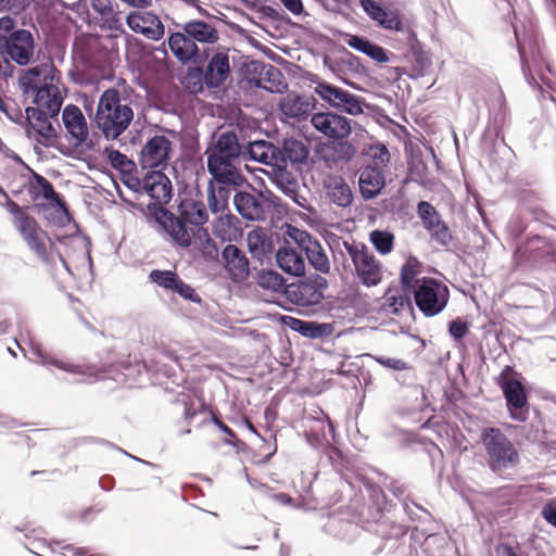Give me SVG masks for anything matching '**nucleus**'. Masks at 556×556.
Here are the masks:
<instances>
[{
    "label": "nucleus",
    "instance_id": "nucleus-1",
    "mask_svg": "<svg viewBox=\"0 0 556 556\" xmlns=\"http://www.w3.org/2000/svg\"><path fill=\"white\" fill-rule=\"evenodd\" d=\"M23 93H35L34 106L25 110L26 134L39 144L54 147L59 139V114L63 104L62 75L49 59L23 70L18 76Z\"/></svg>",
    "mask_w": 556,
    "mask_h": 556
},
{
    "label": "nucleus",
    "instance_id": "nucleus-2",
    "mask_svg": "<svg viewBox=\"0 0 556 556\" xmlns=\"http://www.w3.org/2000/svg\"><path fill=\"white\" fill-rule=\"evenodd\" d=\"M134 119V110L127 97L116 88L104 90L98 101L94 124L106 140L118 139Z\"/></svg>",
    "mask_w": 556,
    "mask_h": 556
},
{
    "label": "nucleus",
    "instance_id": "nucleus-3",
    "mask_svg": "<svg viewBox=\"0 0 556 556\" xmlns=\"http://www.w3.org/2000/svg\"><path fill=\"white\" fill-rule=\"evenodd\" d=\"M0 52L5 60L20 66L31 63L35 54V41L31 33L15 29V21L10 16L0 18Z\"/></svg>",
    "mask_w": 556,
    "mask_h": 556
},
{
    "label": "nucleus",
    "instance_id": "nucleus-4",
    "mask_svg": "<svg viewBox=\"0 0 556 556\" xmlns=\"http://www.w3.org/2000/svg\"><path fill=\"white\" fill-rule=\"evenodd\" d=\"M8 211L13 215V224L20 231L28 248L37 255L39 260L47 263L49 254L46 245L48 239L37 220L26 212V207L18 205L13 200L7 202Z\"/></svg>",
    "mask_w": 556,
    "mask_h": 556
},
{
    "label": "nucleus",
    "instance_id": "nucleus-5",
    "mask_svg": "<svg viewBox=\"0 0 556 556\" xmlns=\"http://www.w3.org/2000/svg\"><path fill=\"white\" fill-rule=\"evenodd\" d=\"M497 382L506 400L510 418L519 422L526 421L529 416L528 401L520 375L507 366L501 372Z\"/></svg>",
    "mask_w": 556,
    "mask_h": 556
},
{
    "label": "nucleus",
    "instance_id": "nucleus-6",
    "mask_svg": "<svg viewBox=\"0 0 556 556\" xmlns=\"http://www.w3.org/2000/svg\"><path fill=\"white\" fill-rule=\"evenodd\" d=\"M414 296L416 306L427 317L441 313L448 303L450 290L441 281L422 277L421 285L410 294Z\"/></svg>",
    "mask_w": 556,
    "mask_h": 556
},
{
    "label": "nucleus",
    "instance_id": "nucleus-7",
    "mask_svg": "<svg viewBox=\"0 0 556 556\" xmlns=\"http://www.w3.org/2000/svg\"><path fill=\"white\" fill-rule=\"evenodd\" d=\"M328 281L320 275H311L288 285L285 289L287 300L299 307L318 305L324 300Z\"/></svg>",
    "mask_w": 556,
    "mask_h": 556
},
{
    "label": "nucleus",
    "instance_id": "nucleus-8",
    "mask_svg": "<svg viewBox=\"0 0 556 556\" xmlns=\"http://www.w3.org/2000/svg\"><path fill=\"white\" fill-rule=\"evenodd\" d=\"M357 278L366 287H374L382 280V264L366 245L344 242Z\"/></svg>",
    "mask_w": 556,
    "mask_h": 556
},
{
    "label": "nucleus",
    "instance_id": "nucleus-9",
    "mask_svg": "<svg viewBox=\"0 0 556 556\" xmlns=\"http://www.w3.org/2000/svg\"><path fill=\"white\" fill-rule=\"evenodd\" d=\"M25 188L38 212L56 208L62 213H68L66 202L46 177L34 173Z\"/></svg>",
    "mask_w": 556,
    "mask_h": 556
},
{
    "label": "nucleus",
    "instance_id": "nucleus-10",
    "mask_svg": "<svg viewBox=\"0 0 556 556\" xmlns=\"http://www.w3.org/2000/svg\"><path fill=\"white\" fill-rule=\"evenodd\" d=\"M518 453L511 442L498 430L489 429V467L497 473L515 467Z\"/></svg>",
    "mask_w": 556,
    "mask_h": 556
},
{
    "label": "nucleus",
    "instance_id": "nucleus-11",
    "mask_svg": "<svg viewBox=\"0 0 556 556\" xmlns=\"http://www.w3.org/2000/svg\"><path fill=\"white\" fill-rule=\"evenodd\" d=\"M173 142L165 135H155L142 146L138 162L143 169H165L170 162Z\"/></svg>",
    "mask_w": 556,
    "mask_h": 556
},
{
    "label": "nucleus",
    "instance_id": "nucleus-12",
    "mask_svg": "<svg viewBox=\"0 0 556 556\" xmlns=\"http://www.w3.org/2000/svg\"><path fill=\"white\" fill-rule=\"evenodd\" d=\"M154 215L156 222L177 247L181 249L191 247L192 239L195 236V229L188 227L187 222H185L180 215L176 216L163 206H157Z\"/></svg>",
    "mask_w": 556,
    "mask_h": 556
},
{
    "label": "nucleus",
    "instance_id": "nucleus-13",
    "mask_svg": "<svg viewBox=\"0 0 556 556\" xmlns=\"http://www.w3.org/2000/svg\"><path fill=\"white\" fill-rule=\"evenodd\" d=\"M233 204L242 218L253 222H263L273 211L274 202L262 193L253 194L248 191H239L233 197Z\"/></svg>",
    "mask_w": 556,
    "mask_h": 556
},
{
    "label": "nucleus",
    "instance_id": "nucleus-14",
    "mask_svg": "<svg viewBox=\"0 0 556 556\" xmlns=\"http://www.w3.org/2000/svg\"><path fill=\"white\" fill-rule=\"evenodd\" d=\"M242 148L235 129H219L213 135L204 154L206 157L239 161Z\"/></svg>",
    "mask_w": 556,
    "mask_h": 556
},
{
    "label": "nucleus",
    "instance_id": "nucleus-15",
    "mask_svg": "<svg viewBox=\"0 0 556 556\" xmlns=\"http://www.w3.org/2000/svg\"><path fill=\"white\" fill-rule=\"evenodd\" d=\"M314 90L315 93L318 94L324 101L339 111H343L351 115H358L363 112L357 98L346 90L325 81L318 83Z\"/></svg>",
    "mask_w": 556,
    "mask_h": 556
},
{
    "label": "nucleus",
    "instance_id": "nucleus-16",
    "mask_svg": "<svg viewBox=\"0 0 556 556\" xmlns=\"http://www.w3.org/2000/svg\"><path fill=\"white\" fill-rule=\"evenodd\" d=\"M220 264L227 278L235 283H242L250 276V261L245 253L235 244L229 243L223 249Z\"/></svg>",
    "mask_w": 556,
    "mask_h": 556
},
{
    "label": "nucleus",
    "instance_id": "nucleus-17",
    "mask_svg": "<svg viewBox=\"0 0 556 556\" xmlns=\"http://www.w3.org/2000/svg\"><path fill=\"white\" fill-rule=\"evenodd\" d=\"M311 123L317 131L329 139H346L352 132L350 119L331 112L313 114Z\"/></svg>",
    "mask_w": 556,
    "mask_h": 556
},
{
    "label": "nucleus",
    "instance_id": "nucleus-18",
    "mask_svg": "<svg viewBox=\"0 0 556 556\" xmlns=\"http://www.w3.org/2000/svg\"><path fill=\"white\" fill-rule=\"evenodd\" d=\"M207 170L212 176L211 181L217 185H228L240 187L245 181L244 176L241 174L238 164L239 161L206 157Z\"/></svg>",
    "mask_w": 556,
    "mask_h": 556
},
{
    "label": "nucleus",
    "instance_id": "nucleus-19",
    "mask_svg": "<svg viewBox=\"0 0 556 556\" xmlns=\"http://www.w3.org/2000/svg\"><path fill=\"white\" fill-rule=\"evenodd\" d=\"M129 28L151 40H160L165 28L160 17L151 12L134 11L126 16Z\"/></svg>",
    "mask_w": 556,
    "mask_h": 556
},
{
    "label": "nucleus",
    "instance_id": "nucleus-20",
    "mask_svg": "<svg viewBox=\"0 0 556 556\" xmlns=\"http://www.w3.org/2000/svg\"><path fill=\"white\" fill-rule=\"evenodd\" d=\"M143 193L163 206L173 197L172 181L161 169L152 170L144 176Z\"/></svg>",
    "mask_w": 556,
    "mask_h": 556
},
{
    "label": "nucleus",
    "instance_id": "nucleus-21",
    "mask_svg": "<svg viewBox=\"0 0 556 556\" xmlns=\"http://www.w3.org/2000/svg\"><path fill=\"white\" fill-rule=\"evenodd\" d=\"M62 121L67 134L77 144H81L88 139V124L78 106L74 104L66 105L62 112Z\"/></svg>",
    "mask_w": 556,
    "mask_h": 556
},
{
    "label": "nucleus",
    "instance_id": "nucleus-22",
    "mask_svg": "<svg viewBox=\"0 0 556 556\" xmlns=\"http://www.w3.org/2000/svg\"><path fill=\"white\" fill-rule=\"evenodd\" d=\"M230 75L229 58L224 52L215 53L208 61L204 81L211 88L222 86Z\"/></svg>",
    "mask_w": 556,
    "mask_h": 556
},
{
    "label": "nucleus",
    "instance_id": "nucleus-23",
    "mask_svg": "<svg viewBox=\"0 0 556 556\" xmlns=\"http://www.w3.org/2000/svg\"><path fill=\"white\" fill-rule=\"evenodd\" d=\"M422 263L413 255H409L401 267L400 285L403 293L409 298L410 294L421 285L418 276L422 271Z\"/></svg>",
    "mask_w": 556,
    "mask_h": 556
},
{
    "label": "nucleus",
    "instance_id": "nucleus-24",
    "mask_svg": "<svg viewBox=\"0 0 556 556\" xmlns=\"http://www.w3.org/2000/svg\"><path fill=\"white\" fill-rule=\"evenodd\" d=\"M168 47L172 53L182 63L193 60L199 54L197 43L182 29L170 34Z\"/></svg>",
    "mask_w": 556,
    "mask_h": 556
},
{
    "label": "nucleus",
    "instance_id": "nucleus-25",
    "mask_svg": "<svg viewBox=\"0 0 556 556\" xmlns=\"http://www.w3.org/2000/svg\"><path fill=\"white\" fill-rule=\"evenodd\" d=\"M212 232L222 241L231 242L242 233L240 220L236 215L231 213L220 215L213 220Z\"/></svg>",
    "mask_w": 556,
    "mask_h": 556
},
{
    "label": "nucleus",
    "instance_id": "nucleus-26",
    "mask_svg": "<svg viewBox=\"0 0 556 556\" xmlns=\"http://www.w3.org/2000/svg\"><path fill=\"white\" fill-rule=\"evenodd\" d=\"M359 189L365 199L375 198L384 187V175L377 166H366L359 175Z\"/></svg>",
    "mask_w": 556,
    "mask_h": 556
},
{
    "label": "nucleus",
    "instance_id": "nucleus-27",
    "mask_svg": "<svg viewBox=\"0 0 556 556\" xmlns=\"http://www.w3.org/2000/svg\"><path fill=\"white\" fill-rule=\"evenodd\" d=\"M277 265L287 274L301 276L305 271L302 253L292 247H282L276 253Z\"/></svg>",
    "mask_w": 556,
    "mask_h": 556
},
{
    "label": "nucleus",
    "instance_id": "nucleus-28",
    "mask_svg": "<svg viewBox=\"0 0 556 556\" xmlns=\"http://www.w3.org/2000/svg\"><path fill=\"white\" fill-rule=\"evenodd\" d=\"M92 8L99 13L103 28L123 30V15L111 4L110 0H91Z\"/></svg>",
    "mask_w": 556,
    "mask_h": 556
},
{
    "label": "nucleus",
    "instance_id": "nucleus-29",
    "mask_svg": "<svg viewBox=\"0 0 556 556\" xmlns=\"http://www.w3.org/2000/svg\"><path fill=\"white\" fill-rule=\"evenodd\" d=\"M181 29L197 43H214L218 40V31L203 21H190Z\"/></svg>",
    "mask_w": 556,
    "mask_h": 556
},
{
    "label": "nucleus",
    "instance_id": "nucleus-30",
    "mask_svg": "<svg viewBox=\"0 0 556 556\" xmlns=\"http://www.w3.org/2000/svg\"><path fill=\"white\" fill-rule=\"evenodd\" d=\"M179 215L193 226V229L204 228L203 225L208 220L206 206L201 201H190L180 205Z\"/></svg>",
    "mask_w": 556,
    "mask_h": 556
},
{
    "label": "nucleus",
    "instance_id": "nucleus-31",
    "mask_svg": "<svg viewBox=\"0 0 556 556\" xmlns=\"http://www.w3.org/2000/svg\"><path fill=\"white\" fill-rule=\"evenodd\" d=\"M247 244L249 252L256 260H262L270 254L273 250L271 239L261 228L248 232Z\"/></svg>",
    "mask_w": 556,
    "mask_h": 556
},
{
    "label": "nucleus",
    "instance_id": "nucleus-32",
    "mask_svg": "<svg viewBox=\"0 0 556 556\" xmlns=\"http://www.w3.org/2000/svg\"><path fill=\"white\" fill-rule=\"evenodd\" d=\"M247 150L251 160L266 165L275 164L280 154V150L277 147L265 140L251 142Z\"/></svg>",
    "mask_w": 556,
    "mask_h": 556
},
{
    "label": "nucleus",
    "instance_id": "nucleus-33",
    "mask_svg": "<svg viewBox=\"0 0 556 556\" xmlns=\"http://www.w3.org/2000/svg\"><path fill=\"white\" fill-rule=\"evenodd\" d=\"M182 403L185 407L184 417L188 424H191L198 415L203 417L201 424L210 422V413H213L214 409L210 408L202 395L184 396Z\"/></svg>",
    "mask_w": 556,
    "mask_h": 556
},
{
    "label": "nucleus",
    "instance_id": "nucleus-34",
    "mask_svg": "<svg viewBox=\"0 0 556 556\" xmlns=\"http://www.w3.org/2000/svg\"><path fill=\"white\" fill-rule=\"evenodd\" d=\"M345 42L353 49L365 53L378 63H386L389 61L387 51L375 43H371L368 39L356 35H349Z\"/></svg>",
    "mask_w": 556,
    "mask_h": 556
},
{
    "label": "nucleus",
    "instance_id": "nucleus-35",
    "mask_svg": "<svg viewBox=\"0 0 556 556\" xmlns=\"http://www.w3.org/2000/svg\"><path fill=\"white\" fill-rule=\"evenodd\" d=\"M327 193L331 202L346 207L353 201L350 186L341 177H331L327 184Z\"/></svg>",
    "mask_w": 556,
    "mask_h": 556
},
{
    "label": "nucleus",
    "instance_id": "nucleus-36",
    "mask_svg": "<svg viewBox=\"0 0 556 556\" xmlns=\"http://www.w3.org/2000/svg\"><path fill=\"white\" fill-rule=\"evenodd\" d=\"M311 266L321 274L330 271V262L319 241L315 240L304 251Z\"/></svg>",
    "mask_w": 556,
    "mask_h": 556
},
{
    "label": "nucleus",
    "instance_id": "nucleus-37",
    "mask_svg": "<svg viewBox=\"0 0 556 556\" xmlns=\"http://www.w3.org/2000/svg\"><path fill=\"white\" fill-rule=\"evenodd\" d=\"M279 155H281L282 160H288L291 163H303L308 156V149L303 141L287 138L283 141L282 151H280Z\"/></svg>",
    "mask_w": 556,
    "mask_h": 556
},
{
    "label": "nucleus",
    "instance_id": "nucleus-38",
    "mask_svg": "<svg viewBox=\"0 0 556 556\" xmlns=\"http://www.w3.org/2000/svg\"><path fill=\"white\" fill-rule=\"evenodd\" d=\"M280 110L290 118L301 119L308 114L309 104L296 94H288L281 102Z\"/></svg>",
    "mask_w": 556,
    "mask_h": 556
},
{
    "label": "nucleus",
    "instance_id": "nucleus-39",
    "mask_svg": "<svg viewBox=\"0 0 556 556\" xmlns=\"http://www.w3.org/2000/svg\"><path fill=\"white\" fill-rule=\"evenodd\" d=\"M256 286L263 290L270 292H285L287 286H285V278L275 270L262 269L256 274L255 277Z\"/></svg>",
    "mask_w": 556,
    "mask_h": 556
},
{
    "label": "nucleus",
    "instance_id": "nucleus-40",
    "mask_svg": "<svg viewBox=\"0 0 556 556\" xmlns=\"http://www.w3.org/2000/svg\"><path fill=\"white\" fill-rule=\"evenodd\" d=\"M194 239L199 241V250L206 261H216L219 250L206 228H197Z\"/></svg>",
    "mask_w": 556,
    "mask_h": 556
},
{
    "label": "nucleus",
    "instance_id": "nucleus-41",
    "mask_svg": "<svg viewBox=\"0 0 556 556\" xmlns=\"http://www.w3.org/2000/svg\"><path fill=\"white\" fill-rule=\"evenodd\" d=\"M327 149L333 152L332 159L338 161H350L355 155V148L346 139H332Z\"/></svg>",
    "mask_w": 556,
    "mask_h": 556
},
{
    "label": "nucleus",
    "instance_id": "nucleus-42",
    "mask_svg": "<svg viewBox=\"0 0 556 556\" xmlns=\"http://www.w3.org/2000/svg\"><path fill=\"white\" fill-rule=\"evenodd\" d=\"M370 242L380 254H388L394 247V235L389 231L374 230L370 232Z\"/></svg>",
    "mask_w": 556,
    "mask_h": 556
},
{
    "label": "nucleus",
    "instance_id": "nucleus-43",
    "mask_svg": "<svg viewBox=\"0 0 556 556\" xmlns=\"http://www.w3.org/2000/svg\"><path fill=\"white\" fill-rule=\"evenodd\" d=\"M417 214L421 220V224L426 230L433 228L437 220L441 219L440 214L437 212L434 206L427 202L420 201L417 205Z\"/></svg>",
    "mask_w": 556,
    "mask_h": 556
},
{
    "label": "nucleus",
    "instance_id": "nucleus-44",
    "mask_svg": "<svg viewBox=\"0 0 556 556\" xmlns=\"http://www.w3.org/2000/svg\"><path fill=\"white\" fill-rule=\"evenodd\" d=\"M108 160L112 167L119 170L121 174H129V172H136V164L129 160L125 154L117 150L106 149Z\"/></svg>",
    "mask_w": 556,
    "mask_h": 556
},
{
    "label": "nucleus",
    "instance_id": "nucleus-45",
    "mask_svg": "<svg viewBox=\"0 0 556 556\" xmlns=\"http://www.w3.org/2000/svg\"><path fill=\"white\" fill-rule=\"evenodd\" d=\"M149 278L152 282L156 283L163 289L172 291L174 285L178 281L179 276L173 270L153 269L150 273Z\"/></svg>",
    "mask_w": 556,
    "mask_h": 556
},
{
    "label": "nucleus",
    "instance_id": "nucleus-46",
    "mask_svg": "<svg viewBox=\"0 0 556 556\" xmlns=\"http://www.w3.org/2000/svg\"><path fill=\"white\" fill-rule=\"evenodd\" d=\"M293 329L300 331L303 336L309 338L321 337L325 333L327 325L317 324L314 321H305L300 319H293Z\"/></svg>",
    "mask_w": 556,
    "mask_h": 556
},
{
    "label": "nucleus",
    "instance_id": "nucleus-47",
    "mask_svg": "<svg viewBox=\"0 0 556 556\" xmlns=\"http://www.w3.org/2000/svg\"><path fill=\"white\" fill-rule=\"evenodd\" d=\"M427 231L429 232L431 239L442 247H447L453 239L448 226L445 224L444 220H442V218L440 220H437L433 228H430Z\"/></svg>",
    "mask_w": 556,
    "mask_h": 556
},
{
    "label": "nucleus",
    "instance_id": "nucleus-48",
    "mask_svg": "<svg viewBox=\"0 0 556 556\" xmlns=\"http://www.w3.org/2000/svg\"><path fill=\"white\" fill-rule=\"evenodd\" d=\"M369 156L372 159L374 163L371 166H377L380 169L387 166V164L390 162L389 150L383 144L380 143L370 146Z\"/></svg>",
    "mask_w": 556,
    "mask_h": 556
},
{
    "label": "nucleus",
    "instance_id": "nucleus-49",
    "mask_svg": "<svg viewBox=\"0 0 556 556\" xmlns=\"http://www.w3.org/2000/svg\"><path fill=\"white\" fill-rule=\"evenodd\" d=\"M172 292L177 293L185 300H188V301H191L194 303L201 302V298L195 292V290L180 278H178V281L174 285Z\"/></svg>",
    "mask_w": 556,
    "mask_h": 556
},
{
    "label": "nucleus",
    "instance_id": "nucleus-50",
    "mask_svg": "<svg viewBox=\"0 0 556 556\" xmlns=\"http://www.w3.org/2000/svg\"><path fill=\"white\" fill-rule=\"evenodd\" d=\"M378 24L388 30H403L404 24L396 12L387 9L386 16L380 17Z\"/></svg>",
    "mask_w": 556,
    "mask_h": 556
},
{
    "label": "nucleus",
    "instance_id": "nucleus-51",
    "mask_svg": "<svg viewBox=\"0 0 556 556\" xmlns=\"http://www.w3.org/2000/svg\"><path fill=\"white\" fill-rule=\"evenodd\" d=\"M359 4L367 15L376 22H378L380 17L386 16L387 9L382 8L374 0H359Z\"/></svg>",
    "mask_w": 556,
    "mask_h": 556
},
{
    "label": "nucleus",
    "instance_id": "nucleus-52",
    "mask_svg": "<svg viewBox=\"0 0 556 556\" xmlns=\"http://www.w3.org/2000/svg\"><path fill=\"white\" fill-rule=\"evenodd\" d=\"M288 235L299 244L302 251H305L306 247L316 240L307 231L295 227L290 228Z\"/></svg>",
    "mask_w": 556,
    "mask_h": 556
},
{
    "label": "nucleus",
    "instance_id": "nucleus-53",
    "mask_svg": "<svg viewBox=\"0 0 556 556\" xmlns=\"http://www.w3.org/2000/svg\"><path fill=\"white\" fill-rule=\"evenodd\" d=\"M468 323L463 321L460 318L453 319L448 324V332L456 341H460L468 333Z\"/></svg>",
    "mask_w": 556,
    "mask_h": 556
},
{
    "label": "nucleus",
    "instance_id": "nucleus-54",
    "mask_svg": "<svg viewBox=\"0 0 556 556\" xmlns=\"http://www.w3.org/2000/svg\"><path fill=\"white\" fill-rule=\"evenodd\" d=\"M489 93L492 97V109L502 113L505 109V98L501 87L497 84L489 85Z\"/></svg>",
    "mask_w": 556,
    "mask_h": 556
},
{
    "label": "nucleus",
    "instance_id": "nucleus-55",
    "mask_svg": "<svg viewBox=\"0 0 556 556\" xmlns=\"http://www.w3.org/2000/svg\"><path fill=\"white\" fill-rule=\"evenodd\" d=\"M496 556H529L519 544H501L496 547Z\"/></svg>",
    "mask_w": 556,
    "mask_h": 556
},
{
    "label": "nucleus",
    "instance_id": "nucleus-56",
    "mask_svg": "<svg viewBox=\"0 0 556 556\" xmlns=\"http://www.w3.org/2000/svg\"><path fill=\"white\" fill-rule=\"evenodd\" d=\"M266 76H268V80L271 81V86L269 87H266L264 86V88L270 90V91H280L281 87L285 88L286 85L282 84V81L280 80V78L282 77L280 71L278 68H276L275 66L273 65H269L267 71H266Z\"/></svg>",
    "mask_w": 556,
    "mask_h": 556
},
{
    "label": "nucleus",
    "instance_id": "nucleus-57",
    "mask_svg": "<svg viewBox=\"0 0 556 556\" xmlns=\"http://www.w3.org/2000/svg\"><path fill=\"white\" fill-rule=\"evenodd\" d=\"M215 182L210 181L207 192H212V194L216 195L224 204L228 206V201L230 198V187L228 185H218L214 186Z\"/></svg>",
    "mask_w": 556,
    "mask_h": 556
},
{
    "label": "nucleus",
    "instance_id": "nucleus-58",
    "mask_svg": "<svg viewBox=\"0 0 556 556\" xmlns=\"http://www.w3.org/2000/svg\"><path fill=\"white\" fill-rule=\"evenodd\" d=\"M124 177V184L136 192L143 193L144 177L142 179L135 175V172L129 174H122Z\"/></svg>",
    "mask_w": 556,
    "mask_h": 556
},
{
    "label": "nucleus",
    "instance_id": "nucleus-59",
    "mask_svg": "<svg viewBox=\"0 0 556 556\" xmlns=\"http://www.w3.org/2000/svg\"><path fill=\"white\" fill-rule=\"evenodd\" d=\"M217 415H218L217 410L210 413V421H213L229 438L228 440H226V443H231L230 439H236L237 435L231 428H229L225 422H223L218 418Z\"/></svg>",
    "mask_w": 556,
    "mask_h": 556
},
{
    "label": "nucleus",
    "instance_id": "nucleus-60",
    "mask_svg": "<svg viewBox=\"0 0 556 556\" xmlns=\"http://www.w3.org/2000/svg\"><path fill=\"white\" fill-rule=\"evenodd\" d=\"M545 520L556 527V500L548 502L542 509Z\"/></svg>",
    "mask_w": 556,
    "mask_h": 556
},
{
    "label": "nucleus",
    "instance_id": "nucleus-61",
    "mask_svg": "<svg viewBox=\"0 0 556 556\" xmlns=\"http://www.w3.org/2000/svg\"><path fill=\"white\" fill-rule=\"evenodd\" d=\"M280 2L293 15H301L304 12L302 0H280Z\"/></svg>",
    "mask_w": 556,
    "mask_h": 556
},
{
    "label": "nucleus",
    "instance_id": "nucleus-62",
    "mask_svg": "<svg viewBox=\"0 0 556 556\" xmlns=\"http://www.w3.org/2000/svg\"><path fill=\"white\" fill-rule=\"evenodd\" d=\"M207 204L210 210L213 213H222L228 208L226 204H224L216 195L212 194V192H207Z\"/></svg>",
    "mask_w": 556,
    "mask_h": 556
},
{
    "label": "nucleus",
    "instance_id": "nucleus-63",
    "mask_svg": "<svg viewBox=\"0 0 556 556\" xmlns=\"http://www.w3.org/2000/svg\"><path fill=\"white\" fill-rule=\"evenodd\" d=\"M468 191L472 194L473 197V200L476 202V206H477V210L479 212V214L481 215V218L484 223H486V213L479 200V194L477 192H471V190L468 188Z\"/></svg>",
    "mask_w": 556,
    "mask_h": 556
},
{
    "label": "nucleus",
    "instance_id": "nucleus-64",
    "mask_svg": "<svg viewBox=\"0 0 556 556\" xmlns=\"http://www.w3.org/2000/svg\"><path fill=\"white\" fill-rule=\"evenodd\" d=\"M123 2L135 7V8H147L150 7L152 3V0H122Z\"/></svg>",
    "mask_w": 556,
    "mask_h": 556
}]
</instances>
